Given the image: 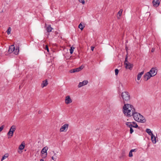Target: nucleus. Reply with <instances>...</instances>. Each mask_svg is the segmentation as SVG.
<instances>
[{
  "label": "nucleus",
  "instance_id": "nucleus-21",
  "mask_svg": "<svg viewBox=\"0 0 161 161\" xmlns=\"http://www.w3.org/2000/svg\"><path fill=\"white\" fill-rule=\"evenodd\" d=\"M53 29L51 27L50 25H49L46 28L47 31L48 32H50Z\"/></svg>",
  "mask_w": 161,
  "mask_h": 161
},
{
  "label": "nucleus",
  "instance_id": "nucleus-19",
  "mask_svg": "<svg viewBox=\"0 0 161 161\" xmlns=\"http://www.w3.org/2000/svg\"><path fill=\"white\" fill-rule=\"evenodd\" d=\"M133 123H132V122H126L125 123L126 125L130 128L133 127Z\"/></svg>",
  "mask_w": 161,
  "mask_h": 161
},
{
  "label": "nucleus",
  "instance_id": "nucleus-27",
  "mask_svg": "<svg viewBox=\"0 0 161 161\" xmlns=\"http://www.w3.org/2000/svg\"><path fill=\"white\" fill-rule=\"evenodd\" d=\"M132 123H133L132 124L133 127L137 128L138 127L137 125L135 122H133Z\"/></svg>",
  "mask_w": 161,
  "mask_h": 161
},
{
  "label": "nucleus",
  "instance_id": "nucleus-28",
  "mask_svg": "<svg viewBox=\"0 0 161 161\" xmlns=\"http://www.w3.org/2000/svg\"><path fill=\"white\" fill-rule=\"evenodd\" d=\"M74 49H75L74 47H70V48L69 49V51H70V53L71 54H72V53H73Z\"/></svg>",
  "mask_w": 161,
  "mask_h": 161
},
{
  "label": "nucleus",
  "instance_id": "nucleus-40",
  "mask_svg": "<svg viewBox=\"0 0 161 161\" xmlns=\"http://www.w3.org/2000/svg\"><path fill=\"white\" fill-rule=\"evenodd\" d=\"M40 161H44V160L42 159H40Z\"/></svg>",
  "mask_w": 161,
  "mask_h": 161
},
{
  "label": "nucleus",
  "instance_id": "nucleus-26",
  "mask_svg": "<svg viewBox=\"0 0 161 161\" xmlns=\"http://www.w3.org/2000/svg\"><path fill=\"white\" fill-rule=\"evenodd\" d=\"M25 147V145L22 143L19 146V148L20 150H23Z\"/></svg>",
  "mask_w": 161,
  "mask_h": 161
},
{
  "label": "nucleus",
  "instance_id": "nucleus-11",
  "mask_svg": "<svg viewBox=\"0 0 161 161\" xmlns=\"http://www.w3.org/2000/svg\"><path fill=\"white\" fill-rule=\"evenodd\" d=\"M160 3L159 0H153V6L155 7H158Z\"/></svg>",
  "mask_w": 161,
  "mask_h": 161
},
{
  "label": "nucleus",
  "instance_id": "nucleus-33",
  "mask_svg": "<svg viewBox=\"0 0 161 161\" xmlns=\"http://www.w3.org/2000/svg\"><path fill=\"white\" fill-rule=\"evenodd\" d=\"M134 131L133 130L132 128H130V133L132 134Z\"/></svg>",
  "mask_w": 161,
  "mask_h": 161
},
{
  "label": "nucleus",
  "instance_id": "nucleus-10",
  "mask_svg": "<svg viewBox=\"0 0 161 161\" xmlns=\"http://www.w3.org/2000/svg\"><path fill=\"white\" fill-rule=\"evenodd\" d=\"M88 82L87 80H85L83 81L82 82H80L79 84L78 87L79 88L81 87L84 86H85L88 83Z\"/></svg>",
  "mask_w": 161,
  "mask_h": 161
},
{
  "label": "nucleus",
  "instance_id": "nucleus-31",
  "mask_svg": "<svg viewBox=\"0 0 161 161\" xmlns=\"http://www.w3.org/2000/svg\"><path fill=\"white\" fill-rule=\"evenodd\" d=\"M119 70L118 69H115V75H117L119 73Z\"/></svg>",
  "mask_w": 161,
  "mask_h": 161
},
{
  "label": "nucleus",
  "instance_id": "nucleus-1",
  "mask_svg": "<svg viewBox=\"0 0 161 161\" xmlns=\"http://www.w3.org/2000/svg\"><path fill=\"white\" fill-rule=\"evenodd\" d=\"M123 107V112L125 115L128 117L132 116L135 109L134 107L129 104H125Z\"/></svg>",
  "mask_w": 161,
  "mask_h": 161
},
{
  "label": "nucleus",
  "instance_id": "nucleus-6",
  "mask_svg": "<svg viewBox=\"0 0 161 161\" xmlns=\"http://www.w3.org/2000/svg\"><path fill=\"white\" fill-rule=\"evenodd\" d=\"M53 153L54 154V155L51 157L52 159L54 161L58 160L60 157V155L59 154H58V152L56 153H54V151H53Z\"/></svg>",
  "mask_w": 161,
  "mask_h": 161
},
{
  "label": "nucleus",
  "instance_id": "nucleus-13",
  "mask_svg": "<svg viewBox=\"0 0 161 161\" xmlns=\"http://www.w3.org/2000/svg\"><path fill=\"white\" fill-rule=\"evenodd\" d=\"M15 47L14 45L11 46L9 48L8 52L9 53H11L14 52V51Z\"/></svg>",
  "mask_w": 161,
  "mask_h": 161
},
{
  "label": "nucleus",
  "instance_id": "nucleus-15",
  "mask_svg": "<svg viewBox=\"0 0 161 161\" xmlns=\"http://www.w3.org/2000/svg\"><path fill=\"white\" fill-rule=\"evenodd\" d=\"M122 12H123L122 9H121L118 13L117 15V17L118 19H120V17L122 15Z\"/></svg>",
  "mask_w": 161,
  "mask_h": 161
},
{
  "label": "nucleus",
  "instance_id": "nucleus-5",
  "mask_svg": "<svg viewBox=\"0 0 161 161\" xmlns=\"http://www.w3.org/2000/svg\"><path fill=\"white\" fill-rule=\"evenodd\" d=\"M48 149V148L47 147H45L42 150L41 152L42 154V157L43 158H45L47 156V151Z\"/></svg>",
  "mask_w": 161,
  "mask_h": 161
},
{
  "label": "nucleus",
  "instance_id": "nucleus-7",
  "mask_svg": "<svg viewBox=\"0 0 161 161\" xmlns=\"http://www.w3.org/2000/svg\"><path fill=\"white\" fill-rule=\"evenodd\" d=\"M83 67L82 66H81L77 68L73 69L72 70H70V72L71 73H74L75 72H79L83 69Z\"/></svg>",
  "mask_w": 161,
  "mask_h": 161
},
{
  "label": "nucleus",
  "instance_id": "nucleus-24",
  "mask_svg": "<svg viewBox=\"0 0 161 161\" xmlns=\"http://www.w3.org/2000/svg\"><path fill=\"white\" fill-rule=\"evenodd\" d=\"M19 51V48L17 47L15 50L14 49V53L15 55H17L18 54Z\"/></svg>",
  "mask_w": 161,
  "mask_h": 161
},
{
  "label": "nucleus",
  "instance_id": "nucleus-3",
  "mask_svg": "<svg viewBox=\"0 0 161 161\" xmlns=\"http://www.w3.org/2000/svg\"><path fill=\"white\" fill-rule=\"evenodd\" d=\"M157 73V69L155 68H152L150 71L147 72L144 75V80L145 81L147 80L151 77L156 75Z\"/></svg>",
  "mask_w": 161,
  "mask_h": 161
},
{
  "label": "nucleus",
  "instance_id": "nucleus-34",
  "mask_svg": "<svg viewBox=\"0 0 161 161\" xmlns=\"http://www.w3.org/2000/svg\"><path fill=\"white\" fill-rule=\"evenodd\" d=\"M4 126L3 125H2L0 127V132L2 130H3V128H4Z\"/></svg>",
  "mask_w": 161,
  "mask_h": 161
},
{
  "label": "nucleus",
  "instance_id": "nucleus-12",
  "mask_svg": "<svg viewBox=\"0 0 161 161\" xmlns=\"http://www.w3.org/2000/svg\"><path fill=\"white\" fill-rule=\"evenodd\" d=\"M65 101L66 104L70 103L72 102V100L69 96H67L66 97Z\"/></svg>",
  "mask_w": 161,
  "mask_h": 161
},
{
  "label": "nucleus",
  "instance_id": "nucleus-9",
  "mask_svg": "<svg viewBox=\"0 0 161 161\" xmlns=\"http://www.w3.org/2000/svg\"><path fill=\"white\" fill-rule=\"evenodd\" d=\"M125 68L126 69H128L130 70H131L133 67V65L132 64L130 63H125Z\"/></svg>",
  "mask_w": 161,
  "mask_h": 161
},
{
  "label": "nucleus",
  "instance_id": "nucleus-36",
  "mask_svg": "<svg viewBox=\"0 0 161 161\" xmlns=\"http://www.w3.org/2000/svg\"><path fill=\"white\" fill-rule=\"evenodd\" d=\"M45 49L46 50H47V52H49V49H48V47L47 46V45L46 46Z\"/></svg>",
  "mask_w": 161,
  "mask_h": 161
},
{
  "label": "nucleus",
  "instance_id": "nucleus-37",
  "mask_svg": "<svg viewBox=\"0 0 161 161\" xmlns=\"http://www.w3.org/2000/svg\"><path fill=\"white\" fill-rule=\"evenodd\" d=\"M94 47L93 46H92L91 47V50L92 51H93L94 49Z\"/></svg>",
  "mask_w": 161,
  "mask_h": 161
},
{
  "label": "nucleus",
  "instance_id": "nucleus-2",
  "mask_svg": "<svg viewBox=\"0 0 161 161\" xmlns=\"http://www.w3.org/2000/svg\"><path fill=\"white\" fill-rule=\"evenodd\" d=\"M132 116L134 119L138 122L144 123L146 121V120L145 118L139 113L135 111Z\"/></svg>",
  "mask_w": 161,
  "mask_h": 161
},
{
  "label": "nucleus",
  "instance_id": "nucleus-20",
  "mask_svg": "<svg viewBox=\"0 0 161 161\" xmlns=\"http://www.w3.org/2000/svg\"><path fill=\"white\" fill-rule=\"evenodd\" d=\"M48 82L47 80H46L45 81H43L41 85L42 87L43 88L44 87L46 86Z\"/></svg>",
  "mask_w": 161,
  "mask_h": 161
},
{
  "label": "nucleus",
  "instance_id": "nucleus-30",
  "mask_svg": "<svg viewBox=\"0 0 161 161\" xmlns=\"http://www.w3.org/2000/svg\"><path fill=\"white\" fill-rule=\"evenodd\" d=\"M11 31V28L9 27L8 28V30L7 31V34L8 35L10 34Z\"/></svg>",
  "mask_w": 161,
  "mask_h": 161
},
{
  "label": "nucleus",
  "instance_id": "nucleus-29",
  "mask_svg": "<svg viewBox=\"0 0 161 161\" xmlns=\"http://www.w3.org/2000/svg\"><path fill=\"white\" fill-rule=\"evenodd\" d=\"M84 26H83V25L81 23L79 25V28L81 30H82L84 28Z\"/></svg>",
  "mask_w": 161,
  "mask_h": 161
},
{
  "label": "nucleus",
  "instance_id": "nucleus-16",
  "mask_svg": "<svg viewBox=\"0 0 161 161\" xmlns=\"http://www.w3.org/2000/svg\"><path fill=\"white\" fill-rule=\"evenodd\" d=\"M136 149H131L129 152V156L130 157H131L133 156L132 153L133 152H136Z\"/></svg>",
  "mask_w": 161,
  "mask_h": 161
},
{
  "label": "nucleus",
  "instance_id": "nucleus-32",
  "mask_svg": "<svg viewBox=\"0 0 161 161\" xmlns=\"http://www.w3.org/2000/svg\"><path fill=\"white\" fill-rule=\"evenodd\" d=\"M79 2L83 4H84L85 3V1L84 0H79Z\"/></svg>",
  "mask_w": 161,
  "mask_h": 161
},
{
  "label": "nucleus",
  "instance_id": "nucleus-38",
  "mask_svg": "<svg viewBox=\"0 0 161 161\" xmlns=\"http://www.w3.org/2000/svg\"><path fill=\"white\" fill-rule=\"evenodd\" d=\"M154 49L153 48L151 50V52H154Z\"/></svg>",
  "mask_w": 161,
  "mask_h": 161
},
{
  "label": "nucleus",
  "instance_id": "nucleus-25",
  "mask_svg": "<svg viewBox=\"0 0 161 161\" xmlns=\"http://www.w3.org/2000/svg\"><path fill=\"white\" fill-rule=\"evenodd\" d=\"M8 156V154H5L2 158L1 159V161L4 160L5 158H7Z\"/></svg>",
  "mask_w": 161,
  "mask_h": 161
},
{
  "label": "nucleus",
  "instance_id": "nucleus-39",
  "mask_svg": "<svg viewBox=\"0 0 161 161\" xmlns=\"http://www.w3.org/2000/svg\"><path fill=\"white\" fill-rule=\"evenodd\" d=\"M41 111H38V113L39 114H41Z\"/></svg>",
  "mask_w": 161,
  "mask_h": 161
},
{
  "label": "nucleus",
  "instance_id": "nucleus-18",
  "mask_svg": "<svg viewBox=\"0 0 161 161\" xmlns=\"http://www.w3.org/2000/svg\"><path fill=\"white\" fill-rule=\"evenodd\" d=\"M144 71H142L140 73H139L138 74L137 76V80H139L142 77V75L144 73Z\"/></svg>",
  "mask_w": 161,
  "mask_h": 161
},
{
  "label": "nucleus",
  "instance_id": "nucleus-23",
  "mask_svg": "<svg viewBox=\"0 0 161 161\" xmlns=\"http://www.w3.org/2000/svg\"><path fill=\"white\" fill-rule=\"evenodd\" d=\"M16 130V127L15 125H12L10 128L9 130H11V131H12L13 132H14Z\"/></svg>",
  "mask_w": 161,
  "mask_h": 161
},
{
  "label": "nucleus",
  "instance_id": "nucleus-17",
  "mask_svg": "<svg viewBox=\"0 0 161 161\" xmlns=\"http://www.w3.org/2000/svg\"><path fill=\"white\" fill-rule=\"evenodd\" d=\"M13 133L14 132L12 130L11 131V130H9L8 133V138H10L12 137L13 136Z\"/></svg>",
  "mask_w": 161,
  "mask_h": 161
},
{
  "label": "nucleus",
  "instance_id": "nucleus-35",
  "mask_svg": "<svg viewBox=\"0 0 161 161\" xmlns=\"http://www.w3.org/2000/svg\"><path fill=\"white\" fill-rule=\"evenodd\" d=\"M125 62L126 63H129L127 61V56H126V58H125V62H124V64H125Z\"/></svg>",
  "mask_w": 161,
  "mask_h": 161
},
{
  "label": "nucleus",
  "instance_id": "nucleus-4",
  "mask_svg": "<svg viewBox=\"0 0 161 161\" xmlns=\"http://www.w3.org/2000/svg\"><path fill=\"white\" fill-rule=\"evenodd\" d=\"M121 97L124 103L128 102L130 100V95L127 92H123L121 93Z\"/></svg>",
  "mask_w": 161,
  "mask_h": 161
},
{
  "label": "nucleus",
  "instance_id": "nucleus-8",
  "mask_svg": "<svg viewBox=\"0 0 161 161\" xmlns=\"http://www.w3.org/2000/svg\"><path fill=\"white\" fill-rule=\"evenodd\" d=\"M69 125L68 124H65L63 125L60 129V131L64 132L66 131Z\"/></svg>",
  "mask_w": 161,
  "mask_h": 161
},
{
  "label": "nucleus",
  "instance_id": "nucleus-22",
  "mask_svg": "<svg viewBox=\"0 0 161 161\" xmlns=\"http://www.w3.org/2000/svg\"><path fill=\"white\" fill-rule=\"evenodd\" d=\"M146 132H147L149 135L151 136L152 134H153L151 130L149 129H147L146 130Z\"/></svg>",
  "mask_w": 161,
  "mask_h": 161
},
{
  "label": "nucleus",
  "instance_id": "nucleus-14",
  "mask_svg": "<svg viewBox=\"0 0 161 161\" xmlns=\"http://www.w3.org/2000/svg\"><path fill=\"white\" fill-rule=\"evenodd\" d=\"M151 139L153 143H156V137L153 134H152L151 135Z\"/></svg>",
  "mask_w": 161,
  "mask_h": 161
}]
</instances>
